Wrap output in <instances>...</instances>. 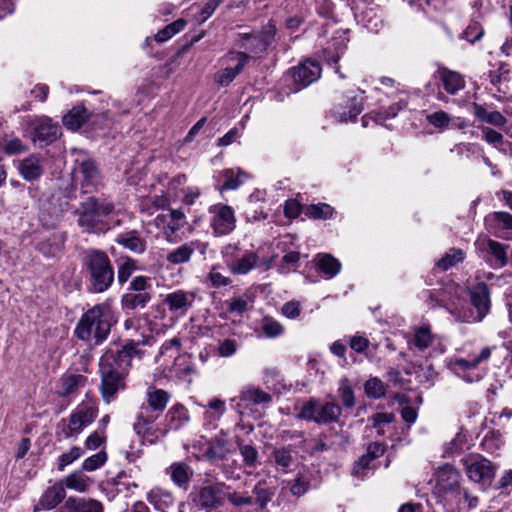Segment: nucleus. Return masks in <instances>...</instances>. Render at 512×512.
<instances>
[{
	"label": "nucleus",
	"instance_id": "nucleus-28",
	"mask_svg": "<svg viewBox=\"0 0 512 512\" xmlns=\"http://www.w3.org/2000/svg\"><path fill=\"white\" fill-rule=\"evenodd\" d=\"M472 108L474 116L482 122L497 127H503L507 122L506 118L499 111L490 109L491 105L473 102Z\"/></svg>",
	"mask_w": 512,
	"mask_h": 512
},
{
	"label": "nucleus",
	"instance_id": "nucleus-50",
	"mask_svg": "<svg viewBox=\"0 0 512 512\" xmlns=\"http://www.w3.org/2000/svg\"><path fill=\"white\" fill-rule=\"evenodd\" d=\"M261 331L267 338H277L284 333L283 325L270 316L261 320Z\"/></svg>",
	"mask_w": 512,
	"mask_h": 512
},
{
	"label": "nucleus",
	"instance_id": "nucleus-63",
	"mask_svg": "<svg viewBox=\"0 0 512 512\" xmlns=\"http://www.w3.org/2000/svg\"><path fill=\"white\" fill-rule=\"evenodd\" d=\"M483 139L490 145H493L495 148H499L504 143V137L498 131L490 128L483 127L481 129Z\"/></svg>",
	"mask_w": 512,
	"mask_h": 512
},
{
	"label": "nucleus",
	"instance_id": "nucleus-11",
	"mask_svg": "<svg viewBox=\"0 0 512 512\" xmlns=\"http://www.w3.org/2000/svg\"><path fill=\"white\" fill-rule=\"evenodd\" d=\"M209 224L216 237L230 234L236 228V217L231 206L215 204L209 208Z\"/></svg>",
	"mask_w": 512,
	"mask_h": 512
},
{
	"label": "nucleus",
	"instance_id": "nucleus-5",
	"mask_svg": "<svg viewBox=\"0 0 512 512\" xmlns=\"http://www.w3.org/2000/svg\"><path fill=\"white\" fill-rule=\"evenodd\" d=\"M113 210L114 206L111 202L89 197L80 204L77 211V223L84 232H95L101 229L103 218L111 214Z\"/></svg>",
	"mask_w": 512,
	"mask_h": 512
},
{
	"label": "nucleus",
	"instance_id": "nucleus-27",
	"mask_svg": "<svg viewBox=\"0 0 512 512\" xmlns=\"http://www.w3.org/2000/svg\"><path fill=\"white\" fill-rule=\"evenodd\" d=\"M205 409L203 426L208 430L217 428L219 420L226 412L225 402L218 398L212 399Z\"/></svg>",
	"mask_w": 512,
	"mask_h": 512
},
{
	"label": "nucleus",
	"instance_id": "nucleus-62",
	"mask_svg": "<svg viewBox=\"0 0 512 512\" xmlns=\"http://www.w3.org/2000/svg\"><path fill=\"white\" fill-rule=\"evenodd\" d=\"M484 34L483 28L479 23L474 22L467 26L462 33V38L470 43H475L480 40Z\"/></svg>",
	"mask_w": 512,
	"mask_h": 512
},
{
	"label": "nucleus",
	"instance_id": "nucleus-23",
	"mask_svg": "<svg viewBox=\"0 0 512 512\" xmlns=\"http://www.w3.org/2000/svg\"><path fill=\"white\" fill-rule=\"evenodd\" d=\"M65 495L66 491L63 482L54 483L52 486H49L40 497L36 505V511L55 508L65 498Z\"/></svg>",
	"mask_w": 512,
	"mask_h": 512
},
{
	"label": "nucleus",
	"instance_id": "nucleus-19",
	"mask_svg": "<svg viewBox=\"0 0 512 512\" xmlns=\"http://www.w3.org/2000/svg\"><path fill=\"white\" fill-rule=\"evenodd\" d=\"M361 111V100L351 97L335 105L331 110V114L336 121L346 123L348 121H355Z\"/></svg>",
	"mask_w": 512,
	"mask_h": 512
},
{
	"label": "nucleus",
	"instance_id": "nucleus-22",
	"mask_svg": "<svg viewBox=\"0 0 512 512\" xmlns=\"http://www.w3.org/2000/svg\"><path fill=\"white\" fill-rule=\"evenodd\" d=\"M274 28L259 35L243 33L239 34L242 41L241 47L254 53L263 52L267 49L274 35Z\"/></svg>",
	"mask_w": 512,
	"mask_h": 512
},
{
	"label": "nucleus",
	"instance_id": "nucleus-4",
	"mask_svg": "<svg viewBox=\"0 0 512 512\" xmlns=\"http://www.w3.org/2000/svg\"><path fill=\"white\" fill-rule=\"evenodd\" d=\"M496 347H483L478 353L470 354L468 357H454L448 362V368L457 377L468 383L478 382L483 378V373L478 367L489 360L493 349Z\"/></svg>",
	"mask_w": 512,
	"mask_h": 512
},
{
	"label": "nucleus",
	"instance_id": "nucleus-32",
	"mask_svg": "<svg viewBox=\"0 0 512 512\" xmlns=\"http://www.w3.org/2000/svg\"><path fill=\"white\" fill-rule=\"evenodd\" d=\"M317 270L324 275L326 279L335 277L341 270V263L330 254L319 253L315 257Z\"/></svg>",
	"mask_w": 512,
	"mask_h": 512
},
{
	"label": "nucleus",
	"instance_id": "nucleus-54",
	"mask_svg": "<svg viewBox=\"0 0 512 512\" xmlns=\"http://www.w3.org/2000/svg\"><path fill=\"white\" fill-rule=\"evenodd\" d=\"M160 415L161 413H159L158 411H154L148 405H142L137 414L136 421L134 424H139L140 426L154 424Z\"/></svg>",
	"mask_w": 512,
	"mask_h": 512
},
{
	"label": "nucleus",
	"instance_id": "nucleus-45",
	"mask_svg": "<svg viewBox=\"0 0 512 512\" xmlns=\"http://www.w3.org/2000/svg\"><path fill=\"white\" fill-rule=\"evenodd\" d=\"M239 399L247 404L259 405L270 402L272 397L259 388L246 387L241 391Z\"/></svg>",
	"mask_w": 512,
	"mask_h": 512
},
{
	"label": "nucleus",
	"instance_id": "nucleus-64",
	"mask_svg": "<svg viewBox=\"0 0 512 512\" xmlns=\"http://www.w3.org/2000/svg\"><path fill=\"white\" fill-rule=\"evenodd\" d=\"M309 487V480L302 476H298L290 482V492L296 497L304 495L309 490Z\"/></svg>",
	"mask_w": 512,
	"mask_h": 512
},
{
	"label": "nucleus",
	"instance_id": "nucleus-26",
	"mask_svg": "<svg viewBox=\"0 0 512 512\" xmlns=\"http://www.w3.org/2000/svg\"><path fill=\"white\" fill-rule=\"evenodd\" d=\"M171 481L179 488L187 490L193 476L192 468L185 462H174L166 470Z\"/></svg>",
	"mask_w": 512,
	"mask_h": 512
},
{
	"label": "nucleus",
	"instance_id": "nucleus-31",
	"mask_svg": "<svg viewBox=\"0 0 512 512\" xmlns=\"http://www.w3.org/2000/svg\"><path fill=\"white\" fill-rule=\"evenodd\" d=\"M170 205L169 198L162 194H153L142 197L139 201V209L142 213L153 215L159 210L167 209Z\"/></svg>",
	"mask_w": 512,
	"mask_h": 512
},
{
	"label": "nucleus",
	"instance_id": "nucleus-39",
	"mask_svg": "<svg viewBox=\"0 0 512 512\" xmlns=\"http://www.w3.org/2000/svg\"><path fill=\"white\" fill-rule=\"evenodd\" d=\"M460 477L459 471L448 464L442 466L436 475L437 484L444 490L452 489L456 486Z\"/></svg>",
	"mask_w": 512,
	"mask_h": 512
},
{
	"label": "nucleus",
	"instance_id": "nucleus-34",
	"mask_svg": "<svg viewBox=\"0 0 512 512\" xmlns=\"http://www.w3.org/2000/svg\"><path fill=\"white\" fill-rule=\"evenodd\" d=\"M87 382V377L82 374H68L63 375L60 379V386L58 394L61 397H66L74 394L80 388L84 387Z\"/></svg>",
	"mask_w": 512,
	"mask_h": 512
},
{
	"label": "nucleus",
	"instance_id": "nucleus-15",
	"mask_svg": "<svg viewBox=\"0 0 512 512\" xmlns=\"http://www.w3.org/2000/svg\"><path fill=\"white\" fill-rule=\"evenodd\" d=\"M30 127L33 130V141H40L46 144L55 141L60 132L58 124L46 116L36 117L31 120Z\"/></svg>",
	"mask_w": 512,
	"mask_h": 512
},
{
	"label": "nucleus",
	"instance_id": "nucleus-2",
	"mask_svg": "<svg viewBox=\"0 0 512 512\" xmlns=\"http://www.w3.org/2000/svg\"><path fill=\"white\" fill-rule=\"evenodd\" d=\"M116 321L111 303L105 301L94 305L81 316L74 333L84 342L99 345L107 339Z\"/></svg>",
	"mask_w": 512,
	"mask_h": 512
},
{
	"label": "nucleus",
	"instance_id": "nucleus-48",
	"mask_svg": "<svg viewBox=\"0 0 512 512\" xmlns=\"http://www.w3.org/2000/svg\"><path fill=\"white\" fill-rule=\"evenodd\" d=\"M306 216L315 220H327L334 214V208L326 203L311 204L306 208Z\"/></svg>",
	"mask_w": 512,
	"mask_h": 512
},
{
	"label": "nucleus",
	"instance_id": "nucleus-18",
	"mask_svg": "<svg viewBox=\"0 0 512 512\" xmlns=\"http://www.w3.org/2000/svg\"><path fill=\"white\" fill-rule=\"evenodd\" d=\"M226 498V494L220 485L202 487L197 495V504L206 510L220 507Z\"/></svg>",
	"mask_w": 512,
	"mask_h": 512
},
{
	"label": "nucleus",
	"instance_id": "nucleus-57",
	"mask_svg": "<svg viewBox=\"0 0 512 512\" xmlns=\"http://www.w3.org/2000/svg\"><path fill=\"white\" fill-rule=\"evenodd\" d=\"M127 291L138 293H152L151 278L146 276H137L132 279Z\"/></svg>",
	"mask_w": 512,
	"mask_h": 512
},
{
	"label": "nucleus",
	"instance_id": "nucleus-36",
	"mask_svg": "<svg viewBox=\"0 0 512 512\" xmlns=\"http://www.w3.org/2000/svg\"><path fill=\"white\" fill-rule=\"evenodd\" d=\"M152 293H138L127 291L121 298L123 310L143 309L151 301Z\"/></svg>",
	"mask_w": 512,
	"mask_h": 512
},
{
	"label": "nucleus",
	"instance_id": "nucleus-16",
	"mask_svg": "<svg viewBox=\"0 0 512 512\" xmlns=\"http://www.w3.org/2000/svg\"><path fill=\"white\" fill-rule=\"evenodd\" d=\"M195 301V293L192 291L176 290L168 293L163 303L168 307V310L178 316L185 315L188 310L193 306Z\"/></svg>",
	"mask_w": 512,
	"mask_h": 512
},
{
	"label": "nucleus",
	"instance_id": "nucleus-3",
	"mask_svg": "<svg viewBox=\"0 0 512 512\" xmlns=\"http://www.w3.org/2000/svg\"><path fill=\"white\" fill-rule=\"evenodd\" d=\"M83 267L89 273V281L94 292L102 293L112 285L114 270L105 252L95 249L86 251Z\"/></svg>",
	"mask_w": 512,
	"mask_h": 512
},
{
	"label": "nucleus",
	"instance_id": "nucleus-9",
	"mask_svg": "<svg viewBox=\"0 0 512 512\" xmlns=\"http://www.w3.org/2000/svg\"><path fill=\"white\" fill-rule=\"evenodd\" d=\"M238 251L237 244H228L222 249V255L232 274L245 275L257 266L259 256L256 252L247 250L237 258Z\"/></svg>",
	"mask_w": 512,
	"mask_h": 512
},
{
	"label": "nucleus",
	"instance_id": "nucleus-56",
	"mask_svg": "<svg viewBox=\"0 0 512 512\" xmlns=\"http://www.w3.org/2000/svg\"><path fill=\"white\" fill-rule=\"evenodd\" d=\"M107 461V454L105 451H100L87 459L84 460L82 464V469L84 471H95L98 468L102 467Z\"/></svg>",
	"mask_w": 512,
	"mask_h": 512
},
{
	"label": "nucleus",
	"instance_id": "nucleus-40",
	"mask_svg": "<svg viewBox=\"0 0 512 512\" xmlns=\"http://www.w3.org/2000/svg\"><path fill=\"white\" fill-rule=\"evenodd\" d=\"M19 172L27 181L38 179L42 174V167L39 159L35 156H29L23 159L19 164Z\"/></svg>",
	"mask_w": 512,
	"mask_h": 512
},
{
	"label": "nucleus",
	"instance_id": "nucleus-25",
	"mask_svg": "<svg viewBox=\"0 0 512 512\" xmlns=\"http://www.w3.org/2000/svg\"><path fill=\"white\" fill-rule=\"evenodd\" d=\"M190 420L188 410L182 404L173 405L166 413L164 428L167 431H177Z\"/></svg>",
	"mask_w": 512,
	"mask_h": 512
},
{
	"label": "nucleus",
	"instance_id": "nucleus-30",
	"mask_svg": "<svg viewBox=\"0 0 512 512\" xmlns=\"http://www.w3.org/2000/svg\"><path fill=\"white\" fill-rule=\"evenodd\" d=\"M437 73L447 93L455 95L460 90L464 89L465 80L459 73L446 68L438 69Z\"/></svg>",
	"mask_w": 512,
	"mask_h": 512
},
{
	"label": "nucleus",
	"instance_id": "nucleus-49",
	"mask_svg": "<svg viewBox=\"0 0 512 512\" xmlns=\"http://www.w3.org/2000/svg\"><path fill=\"white\" fill-rule=\"evenodd\" d=\"M271 458L273 459L277 469H280L283 472H287L294 462L291 450L288 448L274 449L271 454Z\"/></svg>",
	"mask_w": 512,
	"mask_h": 512
},
{
	"label": "nucleus",
	"instance_id": "nucleus-21",
	"mask_svg": "<svg viewBox=\"0 0 512 512\" xmlns=\"http://www.w3.org/2000/svg\"><path fill=\"white\" fill-rule=\"evenodd\" d=\"M61 512H104V506L93 498L70 496L61 507Z\"/></svg>",
	"mask_w": 512,
	"mask_h": 512
},
{
	"label": "nucleus",
	"instance_id": "nucleus-35",
	"mask_svg": "<svg viewBox=\"0 0 512 512\" xmlns=\"http://www.w3.org/2000/svg\"><path fill=\"white\" fill-rule=\"evenodd\" d=\"M221 177L224 179V182L219 187V190L224 191L239 188L248 179L249 175L240 168H234L222 171Z\"/></svg>",
	"mask_w": 512,
	"mask_h": 512
},
{
	"label": "nucleus",
	"instance_id": "nucleus-13",
	"mask_svg": "<svg viewBox=\"0 0 512 512\" xmlns=\"http://www.w3.org/2000/svg\"><path fill=\"white\" fill-rule=\"evenodd\" d=\"M181 342L178 338L174 337L169 341H166L162 344L160 348V354L166 355L169 354L170 357L174 358V364L169 369L166 377L168 378H182L185 375H188L192 372V368L185 363V358L178 356L180 350Z\"/></svg>",
	"mask_w": 512,
	"mask_h": 512
},
{
	"label": "nucleus",
	"instance_id": "nucleus-17",
	"mask_svg": "<svg viewBox=\"0 0 512 512\" xmlns=\"http://www.w3.org/2000/svg\"><path fill=\"white\" fill-rule=\"evenodd\" d=\"M322 69L318 62L307 59L293 69L292 77L296 84L306 87L317 81L321 76Z\"/></svg>",
	"mask_w": 512,
	"mask_h": 512
},
{
	"label": "nucleus",
	"instance_id": "nucleus-8",
	"mask_svg": "<svg viewBox=\"0 0 512 512\" xmlns=\"http://www.w3.org/2000/svg\"><path fill=\"white\" fill-rule=\"evenodd\" d=\"M98 404L94 399L79 403L68 418L67 426L63 429L65 438L77 437L97 417Z\"/></svg>",
	"mask_w": 512,
	"mask_h": 512
},
{
	"label": "nucleus",
	"instance_id": "nucleus-60",
	"mask_svg": "<svg viewBox=\"0 0 512 512\" xmlns=\"http://www.w3.org/2000/svg\"><path fill=\"white\" fill-rule=\"evenodd\" d=\"M26 149L25 145L19 138H11L4 141L3 144L0 145V151L8 155H17L24 152Z\"/></svg>",
	"mask_w": 512,
	"mask_h": 512
},
{
	"label": "nucleus",
	"instance_id": "nucleus-38",
	"mask_svg": "<svg viewBox=\"0 0 512 512\" xmlns=\"http://www.w3.org/2000/svg\"><path fill=\"white\" fill-rule=\"evenodd\" d=\"M89 118V113L84 106H75L73 107L64 117L63 123L64 125L73 131H76L82 127V125Z\"/></svg>",
	"mask_w": 512,
	"mask_h": 512
},
{
	"label": "nucleus",
	"instance_id": "nucleus-12",
	"mask_svg": "<svg viewBox=\"0 0 512 512\" xmlns=\"http://www.w3.org/2000/svg\"><path fill=\"white\" fill-rule=\"evenodd\" d=\"M470 301L476 309V314L464 313L460 316L464 322H480L490 311V292L488 286L479 282L469 288Z\"/></svg>",
	"mask_w": 512,
	"mask_h": 512
},
{
	"label": "nucleus",
	"instance_id": "nucleus-42",
	"mask_svg": "<svg viewBox=\"0 0 512 512\" xmlns=\"http://www.w3.org/2000/svg\"><path fill=\"white\" fill-rule=\"evenodd\" d=\"M488 253L491 255V259H487L491 266L504 267L507 264L506 245H503L494 240H488L486 242Z\"/></svg>",
	"mask_w": 512,
	"mask_h": 512
},
{
	"label": "nucleus",
	"instance_id": "nucleus-53",
	"mask_svg": "<svg viewBox=\"0 0 512 512\" xmlns=\"http://www.w3.org/2000/svg\"><path fill=\"white\" fill-rule=\"evenodd\" d=\"M364 390L368 397L379 399L385 395L384 383L377 377L370 378L364 384Z\"/></svg>",
	"mask_w": 512,
	"mask_h": 512
},
{
	"label": "nucleus",
	"instance_id": "nucleus-51",
	"mask_svg": "<svg viewBox=\"0 0 512 512\" xmlns=\"http://www.w3.org/2000/svg\"><path fill=\"white\" fill-rule=\"evenodd\" d=\"M191 258V250L186 243L175 248L166 256V260L173 265L187 263Z\"/></svg>",
	"mask_w": 512,
	"mask_h": 512
},
{
	"label": "nucleus",
	"instance_id": "nucleus-7",
	"mask_svg": "<svg viewBox=\"0 0 512 512\" xmlns=\"http://www.w3.org/2000/svg\"><path fill=\"white\" fill-rule=\"evenodd\" d=\"M467 478L482 488L491 485L498 466L479 454H469L461 459Z\"/></svg>",
	"mask_w": 512,
	"mask_h": 512
},
{
	"label": "nucleus",
	"instance_id": "nucleus-61",
	"mask_svg": "<svg viewBox=\"0 0 512 512\" xmlns=\"http://www.w3.org/2000/svg\"><path fill=\"white\" fill-rule=\"evenodd\" d=\"M136 270V261L127 258L118 268L117 278L120 284L128 281L133 272Z\"/></svg>",
	"mask_w": 512,
	"mask_h": 512
},
{
	"label": "nucleus",
	"instance_id": "nucleus-20",
	"mask_svg": "<svg viewBox=\"0 0 512 512\" xmlns=\"http://www.w3.org/2000/svg\"><path fill=\"white\" fill-rule=\"evenodd\" d=\"M75 175L81 180V186L85 193L92 192L100 184L99 171L92 160H84L75 170Z\"/></svg>",
	"mask_w": 512,
	"mask_h": 512
},
{
	"label": "nucleus",
	"instance_id": "nucleus-6",
	"mask_svg": "<svg viewBox=\"0 0 512 512\" xmlns=\"http://www.w3.org/2000/svg\"><path fill=\"white\" fill-rule=\"evenodd\" d=\"M341 414L342 407L336 402L310 398L302 405L298 417L318 425H327L338 422Z\"/></svg>",
	"mask_w": 512,
	"mask_h": 512
},
{
	"label": "nucleus",
	"instance_id": "nucleus-55",
	"mask_svg": "<svg viewBox=\"0 0 512 512\" xmlns=\"http://www.w3.org/2000/svg\"><path fill=\"white\" fill-rule=\"evenodd\" d=\"M83 453L84 451L80 447L74 446L68 452L60 455L57 462L58 470L63 471L66 466L79 459Z\"/></svg>",
	"mask_w": 512,
	"mask_h": 512
},
{
	"label": "nucleus",
	"instance_id": "nucleus-58",
	"mask_svg": "<svg viewBox=\"0 0 512 512\" xmlns=\"http://www.w3.org/2000/svg\"><path fill=\"white\" fill-rule=\"evenodd\" d=\"M227 310L236 315H242L248 309V299L243 296H234L226 302Z\"/></svg>",
	"mask_w": 512,
	"mask_h": 512
},
{
	"label": "nucleus",
	"instance_id": "nucleus-52",
	"mask_svg": "<svg viewBox=\"0 0 512 512\" xmlns=\"http://www.w3.org/2000/svg\"><path fill=\"white\" fill-rule=\"evenodd\" d=\"M433 339L434 335L429 327H420L414 333L413 344L419 350H424L431 345Z\"/></svg>",
	"mask_w": 512,
	"mask_h": 512
},
{
	"label": "nucleus",
	"instance_id": "nucleus-47",
	"mask_svg": "<svg viewBox=\"0 0 512 512\" xmlns=\"http://www.w3.org/2000/svg\"><path fill=\"white\" fill-rule=\"evenodd\" d=\"M338 395L344 409H352L355 406V394L348 378L344 377L339 381Z\"/></svg>",
	"mask_w": 512,
	"mask_h": 512
},
{
	"label": "nucleus",
	"instance_id": "nucleus-10",
	"mask_svg": "<svg viewBox=\"0 0 512 512\" xmlns=\"http://www.w3.org/2000/svg\"><path fill=\"white\" fill-rule=\"evenodd\" d=\"M248 59L244 52H229L221 59L224 67L214 74V81L221 87H227L243 71Z\"/></svg>",
	"mask_w": 512,
	"mask_h": 512
},
{
	"label": "nucleus",
	"instance_id": "nucleus-37",
	"mask_svg": "<svg viewBox=\"0 0 512 512\" xmlns=\"http://www.w3.org/2000/svg\"><path fill=\"white\" fill-rule=\"evenodd\" d=\"M66 237L64 233H54L45 241L38 244V250L46 257H53L64 248Z\"/></svg>",
	"mask_w": 512,
	"mask_h": 512
},
{
	"label": "nucleus",
	"instance_id": "nucleus-44",
	"mask_svg": "<svg viewBox=\"0 0 512 512\" xmlns=\"http://www.w3.org/2000/svg\"><path fill=\"white\" fill-rule=\"evenodd\" d=\"M169 400L170 395L162 389L149 388L147 391V405L161 414L165 410Z\"/></svg>",
	"mask_w": 512,
	"mask_h": 512
},
{
	"label": "nucleus",
	"instance_id": "nucleus-46",
	"mask_svg": "<svg viewBox=\"0 0 512 512\" xmlns=\"http://www.w3.org/2000/svg\"><path fill=\"white\" fill-rule=\"evenodd\" d=\"M466 253L459 248L449 249L437 262L436 267L442 271H447L456 264L465 259Z\"/></svg>",
	"mask_w": 512,
	"mask_h": 512
},
{
	"label": "nucleus",
	"instance_id": "nucleus-33",
	"mask_svg": "<svg viewBox=\"0 0 512 512\" xmlns=\"http://www.w3.org/2000/svg\"><path fill=\"white\" fill-rule=\"evenodd\" d=\"M133 429L143 443L155 444L167 435L164 426L161 427L154 424L141 426L139 424H133Z\"/></svg>",
	"mask_w": 512,
	"mask_h": 512
},
{
	"label": "nucleus",
	"instance_id": "nucleus-29",
	"mask_svg": "<svg viewBox=\"0 0 512 512\" xmlns=\"http://www.w3.org/2000/svg\"><path fill=\"white\" fill-rule=\"evenodd\" d=\"M147 500L160 512H168V510L174 505L173 494L169 490L161 487H154L151 489L147 493Z\"/></svg>",
	"mask_w": 512,
	"mask_h": 512
},
{
	"label": "nucleus",
	"instance_id": "nucleus-41",
	"mask_svg": "<svg viewBox=\"0 0 512 512\" xmlns=\"http://www.w3.org/2000/svg\"><path fill=\"white\" fill-rule=\"evenodd\" d=\"M116 241L137 254H141L146 250L145 240L141 239L136 231L122 233L117 237Z\"/></svg>",
	"mask_w": 512,
	"mask_h": 512
},
{
	"label": "nucleus",
	"instance_id": "nucleus-1",
	"mask_svg": "<svg viewBox=\"0 0 512 512\" xmlns=\"http://www.w3.org/2000/svg\"><path fill=\"white\" fill-rule=\"evenodd\" d=\"M143 351L139 342H128L121 348L117 345L106 349L99 361L101 375L100 391L105 403L113 401L117 393L125 389V378L133 358H141Z\"/></svg>",
	"mask_w": 512,
	"mask_h": 512
},
{
	"label": "nucleus",
	"instance_id": "nucleus-14",
	"mask_svg": "<svg viewBox=\"0 0 512 512\" xmlns=\"http://www.w3.org/2000/svg\"><path fill=\"white\" fill-rule=\"evenodd\" d=\"M348 38L344 31H337L332 37L331 42L322 49V57L328 65H333L335 73L339 74L340 78H345L339 71L338 61L345 53Z\"/></svg>",
	"mask_w": 512,
	"mask_h": 512
},
{
	"label": "nucleus",
	"instance_id": "nucleus-43",
	"mask_svg": "<svg viewBox=\"0 0 512 512\" xmlns=\"http://www.w3.org/2000/svg\"><path fill=\"white\" fill-rule=\"evenodd\" d=\"M64 487L79 493L86 492L92 484L91 479L80 471H75L66 476Z\"/></svg>",
	"mask_w": 512,
	"mask_h": 512
},
{
	"label": "nucleus",
	"instance_id": "nucleus-59",
	"mask_svg": "<svg viewBox=\"0 0 512 512\" xmlns=\"http://www.w3.org/2000/svg\"><path fill=\"white\" fill-rule=\"evenodd\" d=\"M243 462L250 468H255L258 463V451L251 445H239Z\"/></svg>",
	"mask_w": 512,
	"mask_h": 512
},
{
	"label": "nucleus",
	"instance_id": "nucleus-24",
	"mask_svg": "<svg viewBox=\"0 0 512 512\" xmlns=\"http://www.w3.org/2000/svg\"><path fill=\"white\" fill-rule=\"evenodd\" d=\"M230 452L231 443L226 435L221 433L209 441L205 457L207 460L215 462L225 459Z\"/></svg>",
	"mask_w": 512,
	"mask_h": 512
}]
</instances>
